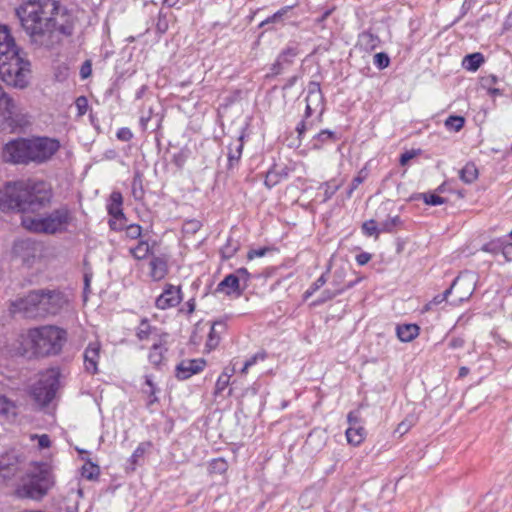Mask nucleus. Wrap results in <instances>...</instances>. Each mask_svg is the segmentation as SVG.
I'll return each instance as SVG.
<instances>
[{
	"instance_id": "obj_8",
	"label": "nucleus",
	"mask_w": 512,
	"mask_h": 512,
	"mask_svg": "<svg viewBox=\"0 0 512 512\" xmlns=\"http://www.w3.org/2000/svg\"><path fill=\"white\" fill-rule=\"evenodd\" d=\"M27 144L29 150V161L38 164L50 160L60 148L59 141L49 137H34L27 139Z\"/></svg>"
},
{
	"instance_id": "obj_22",
	"label": "nucleus",
	"mask_w": 512,
	"mask_h": 512,
	"mask_svg": "<svg viewBox=\"0 0 512 512\" xmlns=\"http://www.w3.org/2000/svg\"><path fill=\"white\" fill-rule=\"evenodd\" d=\"M218 292H223L226 295L236 294L240 296L244 288L240 287L239 279L234 274H229L217 285Z\"/></svg>"
},
{
	"instance_id": "obj_62",
	"label": "nucleus",
	"mask_w": 512,
	"mask_h": 512,
	"mask_svg": "<svg viewBox=\"0 0 512 512\" xmlns=\"http://www.w3.org/2000/svg\"><path fill=\"white\" fill-rule=\"evenodd\" d=\"M371 254L370 253H367V252H362L360 254H358L356 256V262L360 265V266H363L365 264H367L370 260H371Z\"/></svg>"
},
{
	"instance_id": "obj_28",
	"label": "nucleus",
	"mask_w": 512,
	"mask_h": 512,
	"mask_svg": "<svg viewBox=\"0 0 512 512\" xmlns=\"http://www.w3.org/2000/svg\"><path fill=\"white\" fill-rule=\"evenodd\" d=\"M243 136L241 135L235 143H232L228 147V161H229V167L232 168L233 166L237 165L243 151Z\"/></svg>"
},
{
	"instance_id": "obj_17",
	"label": "nucleus",
	"mask_w": 512,
	"mask_h": 512,
	"mask_svg": "<svg viewBox=\"0 0 512 512\" xmlns=\"http://www.w3.org/2000/svg\"><path fill=\"white\" fill-rule=\"evenodd\" d=\"M22 54L7 26H0V62Z\"/></svg>"
},
{
	"instance_id": "obj_3",
	"label": "nucleus",
	"mask_w": 512,
	"mask_h": 512,
	"mask_svg": "<svg viewBox=\"0 0 512 512\" xmlns=\"http://www.w3.org/2000/svg\"><path fill=\"white\" fill-rule=\"evenodd\" d=\"M55 480L47 463L33 464L22 477L15 493L19 498L42 500L54 486Z\"/></svg>"
},
{
	"instance_id": "obj_13",
	"label": "nucleus",
	"mask_w": 512,
	"mask_h": 512,
	"mask_svg": "<svg viewBox=\"0 0 512 512\" xmlns=\"http://www.w3.org/2000/svg\"><path fill=\"white\" fill-rule=\"evenodd\" d=\"M41 291H31L27 296L17 299L11 303V313H21L27 318L41 317L40 313Z\"/></svg>"
},
{
	"instance_id": "obj_54",
	"label": "nucleus",
	"mask_w": 512,
	"mask_h": 512,
	"mask_svg": "<svg viewBox=\"0 0 512 512\" xmlns=\"http://www.w3.org/2000/svg\"><path fill=\"white\" fill-rule=\"evenodd\" d=\"M280 181V177L279 175L274 172V171H268V173L266 174V178H265V185L268 187V188H272L273 186H275L278 182Z\"/></svg>"
},
{
	"instance_id": "obj_41",
	"label": "nucleus",
	"mask_w": 512,
	"mask_h": 512,
	"mask_svg": "<svg viewBox=\"0 0 512 512\" xmlns=\"http://www.w3.org/2000/svg\"><path fill=\"white\" fill-rule=\"evenodd\" d=\"M344 291L343 288H339V289H336V290H331V289H325L322 293H321V296L319 297V299H317L313 305H321L329 300H332L333 298H335L337 295L341 294L342 292Z\"/></svg>"
},
{
	"instance_id": "obj_33",
	"label": "nucleus",
	"mask_w": 512,
	"mask_h": 512,
	"mask_svg": "<svg viewBox=\"0 0 512 512\" xmlns=\"http://www.w3.org/2000/svg\"><path fill=\"white\" fill-rule=\"evenodd\" d=\"M165 351L166 348L161 343H154L148 355L150 363L159 366L164 359Z\"/></svg>"
},
{
	"instance_id": "obj_10",
	"label": "nucleus",
	"mask_w": 512,
	"mask_h": 512,
	"mask_svg": "<svg viewBox=\"0 0 512 512\" xmlns=\"http://www.w3.org/2000/svg\"><path fill=\"white\" fill-rule=\"evenodd\" d=\"M23 182H8L0 188V210L18 211L23 214Z\"/></svg>"
},
{
	"instance_id": "obj_11",
	"label": "nucleus",
	"mask_w": 512,
	"mask_h": 512,
	"mask_svg": "<svg viewBox=\"0 0 512 512\" xmlns=\"http://www.w3.org/2000/svg\"><path fill=\"white\" fill-rule=\"evenodd\" d=\"M476 281L477 276L475 273L470 271L461 272L452 282L451 286L444 291L443 299H447L452 291L455 290L458 295V302L468 300L474 293Z\"/></svg>"
},
{
	"instance_id": "obj_21",
	"label": "nucleus",
	"mask_w": 512,
	"mask_h": 512,
	"mask_svg": "<svg viewBox=\"0 0 512 512\" xmlns=\"http://www.w3.org/2000/svg\"><path fill=\"white\" fill-rule=\"evenodd\" d=\"M339 139L340 137L336 132L329 129H323L313 136V138L310 141V145L313 150H321L326 145L335 143Z\"/></svg>"
},
{
	"instance_id": "obj_2",
	"label": "nucleus",
	"mask_w": 512,
	"mask_h": 512,
	"mask_svg": "<svg viewBox=\"0 0 512 512\" xmlns=\"http://www.w3.org/2000/svg\"><path fill=\"white\" fill-rule=\"evenodd\" d=\"M67 339V333L53 325H44L29 329L21 335L19 351L23 356L46 357L61 352Z\"/></svg>"
},
{
	"instance_id": "obj_53",
	"label": "nucleus",
	"mask_w": 512,
	"mask_h": 512,
	"mask_svg": "<svg viewBox=\"0 0 512 512\" xmlns=\"http://www.w3.org/2000/svg\"><path fill=\"white\" fill-rule=\"evenodd\" d=\"M298 54V51L294 47H288L282 51L279 55L280 59H283L285 63H290L292 58H294Z\"/></svg>"
},
{
	"instance_id": "obj_4",
	"label": "nucleus",
	"mask_w": 512,
	"mask_h": 512,
	"mask_svg": "<svg viewBox=\"0 0 512 512\" xmlns=\"http://www.w3.org/2000/svg\"><path fill=\"white\" fill-rule=\"evenodd\" d=\"M72 214L67 206H61L47 214L21 216L22 226L34 233L53 235L67 230Z\"/></svg>"
},
{
	"instance_id": "obj_24",
	"label": "nucleus",
	"mask_w": 512,
	"mask_h": 512,
	"mask_svg": "<svg viewBox=\"0 0 512 512\" xmlns=\"http://www.w3.org/2000/svg\"><path fill=\"white\" fill-rule=\"evenodd\" d=\"M226 330V323L224 320L215 321L210 329L206 347L209 350L215 349L220 341V335Z\"/></svg>"
},
{
	"instance_id": "obj_20",
	"label": "nucleus",
	"mask_w": 512,
	"mask_h": 512,
	"mask_svg": "<svg viewBox=\"0 0 512 512\" xmlns=\"http://www.w3.org/2000/svg\"><path fill=\"white\" fill-rule=\"evenodd\" d=\"M100 357V343H89L84 351V366L85 370L91 374H96L98 371V360Z\"/></svg>"
},
{
	"instance_id": "obj_9",
	"label": "nucleus",
	"mask_w": 512,
	"mask_h": 512,
	"mask_svg": "<svg viewBox=\"0 0 512 512\" xmlns=\"http://www.w3.org/2000/svg\"><path fill=\"white\" fill-rule=\"evenodd\" d=\"M0 115L3 118L4 125L11 131L23 128L29 124L27 114L10 96L2 98L0 102Z\"/></svg>"
},
{
	"instance_id": "obj_35",
	"label": "nucleus",
	"mask_w": 512,
	"mask_h": 512,
	"mask_svg": "<svg viewBox=\"0 0 512 512\" xmlns=\"http://www.w3.org/2000/svg\"><path fill=\"white\" fill-rule=\"evenodd\" d=\"M130 253L138 260L144 259L150 253V246L146 241H139L135 247L130 249Z\"/></svg>"
},
{
	"instance_id": "obj_6",
	"label": "nucleus",
	"mask_w": 512,
	"mask_h": 512,
	"mask_svg": "<svg viewBox=\"0 0 512 512\" xmlns=\"http://www.w3.org/2000/svg\"><path fill=\"white\" fill-rule=\"evenodd\" d=\"M23 215H37L46 208L52 198V192L44 181L23 182Z\"/></svg>"
},
{
	"instance_id": "obj_25",
	"label": "nucleus",
	"mask_w": 512,
	"mask_h": 512,
	"mask_svg": "<svg viewBox=\"0 0 512 512\" xmlns=\"http://www.w3.org/2000/svg\"><path fill=\"white\" fill-rule=\"evenodd\" d=\"M379 44V37L377 35L372 34L370 31H364L361 34H359L358 45L364 51H373L379 46Z\"/></svg>"
},
{
	"instance_id": "obj_47",
	"label": "nucleus",
	"mask_w": 512,
	"mask_h": 512,
	"mask_svg": "<svg viewBox=\"0 0 512 512\" xmlns=\"http://www.w3.org/2000/svg\"><path fill=\"white\" fill-rule=\"evenodd\" d=\"M15 413V405L5 396H0V414L9 415Z\"/></svg>"
},
{
	"instance_id": "obj_37",
	"label": "nucleus",
	"mask_w": 512,
	"mask_h": 512,
	"mask_svg": "<svg viewBox=\"0 0 512 512\" xmlns=\"http://www.w3.org/2000/svg\"><path fill=\"white\" fill-rule=\"evenodd\" d=\"M227 469L228 463L222 458L213 459L209 464V472L211 474H223Z\"/></svg>"
},
{
	"instance_id": "obj_63",
	"label": "nucleus",
	"mask_w": 512,
	"mask_h": 512,
	"mask_svg": "<svg viewBox=\"0 0 512 512\" xmlns=\"http://www.w3.org/2000/svg\"><path fill=\"white\" fill-rule=\"evenodd\" d=\"M51 445V441L48 435L43 434L41 436H38V446L41 449L48 448Z\"/></svg>"
},
{
	"instance_id": "obj_18",
	"label": "nucleus",
	"mask_w": 512,
	"mask_h": 512,
	"mask_svg": "<svg viewBox=\"0 0 512 512\" xmlns=\"http://www.w3.org/2000/svg\"><path fill=\"white\" fill-rule=\"evenodd\" d=\"M206 365V361L202 358L182 360L175 369V376L179 380H186L201 372Z\"/></svg>"
},
{
	"instance_id": "obj_40",
	"label": "nucleus",
	"mask_w": 512,
	"mask_h": 512,
	"mask_svg": "<svg viewBox=\"0 0 512 512\" xmlns=\"http://www.w3.org/2000/svg\"><path fill=\"white\" fill-rule=\"evenodd\" d=\"M99 467L91 462H87L82 467V476L88 480H93L99 476Z\"/></svg>"
},
{
	"instance_id": "obj_50",
	"label": "nucleus",
	"mask_w": 512,
	"mask_h": 512,
	"mask_svg": "<svg viewBox=\"0 0 512 512\" xmlns=\"http://www.w3.org/2000/svg\"><path fill=\"white\" fill-rule=\"evenodd\" d=\"M125 233L130 239H138L142 234V227L138 224L128 225L125 229Z\"/></svg>"
},
{
	"instance_id": "obj_59",
	"label": "nucleus",
	"mask_w": 512,
	"mask_h": 512,
	"mask_svg": "<svg viewBox=\"0 0 512 512\" xmlns=\"http://www.w3.org/2000/svg\"><path fill=\"white\" fill-rule=\"evenodd\" d=\"M419 153V151H415V150H410V151H406L404 152L403 154H401L400 156V164L402 166H405L408 164V162L413 159L415 156H417Z\"/></svg>"
},
{
	"instance_id": "obj_36",
	"label": "nucleus",
	"mask_w": 512,
	"mask_h": 512,
	"mask_svg": "<svg viewBox=\"0 0 512 512\" xmlns=\"http://www.w3.org/2000/svg\"><path fill=\"white\" fill-rule=\"evenodd\" d=\"M239 249V243L232 238H228L226 244L221 248V255L224 259H230Z\"/></svg>"
},
{
	"instance_id": "obj_19",
	"label": "nucleus",
	"mask_w": 512,
	"mask_h": 512,
	"mask_svg": "<svg viewBox=\"0 0 512 512\" xmlns=\"http://www.w3.org/2000/svg\"><path fill=\"white\" fill-rule=\"evenodd\" d=\"M306 104L318 110L319 119L324 113V97L320 88V84L317 82H310L308 85V93L306 96Z\"/></svg>"
},
{
	"instance_id": "obj_46",
	"label": "nucleus",
	"mask_w": 512,
	"mask_h": 512,
	"mask_svg": "<svg viewBox=\"0 0 512 512\" xmlns=\"http://www.w3.org/2000/svg\"><path fill=\"white\" fill-rule=\"evenodd\" d=\"M230 377H231V375L226 372L222 373L218 377L216 384H215V391H214L215 395L222 393L228 387Z\"/></svg>"
},
{
	"instance_id": "obj_27",
	"label": "nucleus",
	"mask_w": 512,
	"mask_h": 512,
	"mask_svg": "<svg viewBox=\"0 0 512 512\" xmlns=\"http://www.w3.org/2000/svg\"><path fill=\"white\" fill-rule=\"evenodd\" d=\"M151 446L152 444L149 441L141 442L129 458L127 469L134 471L137 465H139L140 460L143 459L145 453L151 448Z\"/></svg>"
},
{
	"instance_id": "obj_48",
	"label": "nucleus",
	"mask_w": 512,
	"mask_h": 512,
	"mask_svg": "<svg viewBox=\"0 0 512 512\" xmlns=\"http://www.w3.org/2000/svg\"><path fill=\"white\" fill-rule=\"evenodd\" d=\"M373 63L379 69H384L389 66L390 59L386 53L380 52L374 55Z\"/></svg>"
},
{
	"instance_id": "obj_44",
	"label": "nucleus",
	"mask_w": 512,
	"mask_h": 512,
	"mask_svg": "<svg viewBox=\"0 0 512 512\" xmlns=\"http://www.w3.org/2000/svg\"><path fill=\"white\" fill-rule=\"evenodd\" d=\"M401 223L399 216H394L386 219L380 223V230L382 232L391 233Z\"/></svg>"
},
{
	"instance_id": "obj_55",
	"label": "nucleus",
	"mask_w": 512,
	"mask_h": 512,
	"mask_svg": "<svg viewBox=\"0 0 512 512\" xmlns=\"http://www.w3.org/2000/svg\"><path fill=\"white\" fill-rule=\"evenodd\" d=\"M233 274H234L235 277H237V279H239V283L240 284H241V282L244 283V287L243 288L245 289V287L247 286V281L250 278V273L248 272V270L246 268H239Z\"/></svg>"
},
{
	"instance_id": "obj_30",
	"label": "nucleus",
	"mask_w": 512,
	"mask_h": 512,
	"mask_svg": "<svg viewBox=\"0 0 512 512\" xmlns=\"http://www.w3.org/2000/svg\"><path fill=\"white\" fill-rule=\"evenodd\" d=\"M365 429L362 426H349L346 430L348 443L357 446L362 443L365 438Z\"/></svg>"
},
{
	"instance_id": "obj_16",
	"label": "nucleus",
	"mask_w": 512,
	"mask_h": 512,
	"mask_svg": "<svg viewBox=\"0 0 512 512\" xmlns=\"http://www.w3.org/2000/svg\"><path fill=\"white\" fill-rule=\"evenodd\" d=\"M123 197L119 191H113L110 195L109 202L107 204L108 214L112 217L109 221V225L113 230H121L124 228L122 224L117 225L118 221L125 220V215L122 209Z\"/></svg>"
},
{
	"instance_id": "obj_42",
	"label": "nucleus",
	"mask_w": 512,
	"mask_h": 512,
	"mask_svg": "<svg viewBox=\"0 0 512 512\" xmlns=\"http://www.w3.org/2000/svg\"><path fill=\"white\" fill-rule=\"evenodd\" d=\"M464 122H465V120L462 116L451 115L446 119L445 126L448 129L458 132L463 128Z\"/></svg>"
},
{
	"instance_id": "obj_32",
	"label": "nucleus",
	"mask_w": 512,
	"mask_h": 512,
	"mask_svg": "<svg viewBox=\"0 0 512 512\" xmlns=\"http://www.w3.org/2000/svg\"><path fill=\"white\" fill-rule=\"evenodd\" d=\"M145 384L147 385L148 389H143V393L148 396L147 406L150 407L158 402L157 393L159 392V389L156 387L152 377L149 375L145 376Z\"/></svg>"
},
{
	"instance_id": "obj_7",
	"label": "nucleus",
	"mask_w": 512,
	"mask_h": 512,
	"mask_svg": "<svg viewBox=\"0 0 512 512\" xmlns=\"http://www.w3.org/2000/svg\"><path fill=\"white\" fill-rule=\"evenodd\" d=\"M59 388V373L47 370L40 374L38 380L30 386L29 394L41 408L46 407L56 396Z\"/></svg>"
},
{
	"instance_id": "obj_45",
	"label": "nucleus",
	"mask_w": 512,
	"mask_h": 512,
	"mask_svg": "<svg viewBox=\"0 0 512 512\" xmlns=\"http://www.w3.org/2000/svg\"><path fill=\"white\" fill-rule=\"evenodd\" d=\"M202 224L197 219H191L184 222L182 231L184 234L193 235L200 230Z\"/></svg>"
},
{
	"instance_id": "obj_61",
	"label": "nucleus",
	"mask_w": 512,
	"mask_h": 512,
	"mask_svg": "<svg viewBox=\"0 0 512 512\" xmlns=\"http://www.w3.org/2000/svg\"><path fill=\"white\" fill-rule=\"evenodd\" d=\"M267 251H268L267 248L251 249L247 253V258L249 260H253L256 257H262L266 254Z\"/></svg>"
},
{
	"instance_id": "obj_1",
	"label": "nucleus",
	"mask_w": 512,
	"mask_h": 512,
	"mask_svg": "<svg viewBox=\"0 0 512 512\" xmlns=\"http://www.w3.org/2000/svg\"><path fill=\"white\" fill-rule=\"evenodd\" d=\"M15 13L30 42L38 47L53 45L56 32L70 36L74 30V17L55 0H27Z\"/></svg>"
},
{
	"instance_id": "obj_31",
	"label": "nucleus",
	"mask_w": 512,
	"mask_h": 512,
	"mask_svg": "<svg viewBox=\"0 0 512 512\" xmlns=\"http://www.w3.org/2000/svg\"><path fill=\"white\" fill-rule=\"evenodd\" d=\"M460 179L466 183L471 184L478 177V169L474 163H467L460 171H459Z\"/></svg>"
},
{
	"instance_id": "obj_23",
	"label": "nucleus",
	"mask_w": 512,
	"mask_h": 512,
	"mask_svg": "<svg viewBox=\"0 0 512 512\" xmlns=\"http://www.w3.org/2000/svg\"><path fill=\"white\" fill-rule=\"evenodd\" d=\"M149 266L150 276L154 281L162 280L168 272L167 261L162 257H153L149 262Z\"/></svg>"
},
{
	"instance_id": "obj_49",
	"label": "nucleus",
	"mask_w": 512,
	"mask_h": 512,
	"mask_svg": "<svg viewBox=\"0 0 512 512\" xmlns=\"http://www.w3.org/2000/svg\"><path fill=\"white\" fill-rule=\"evenodd\" d=\"M290 8H291L290 6H287V7L280 9L275 14L268 17L264 21H262L259 26L264 27L266 24L277 22L278 20H280L282 18V16H284L288 12V10Z\"/></svg>"
},
{
	"instance_id": "obj_12",
	"label": "nucleus",
	"mask_w": 512,
	"mask_h": 512,
	"mask_svg": "<svg viewBox=\"0 0 512 512\" xmlns=\"http://www.w3.org/2000/svg\"><path fill=\"white\" fill-rule=\"evenodd\" d=\"M40 313L41 317L59 314L67 305L68 297L58 290H40Z\"/></svg>"
},
{
	"instance_id": "obj_34",
	"label": "nucleus",
	"mask_w": 512,
	"mask_h": 512,
	"mask_svg": "<svg viewBox=\"0 0 512 512\" xmlns=\"http://www.w3.org/2000/svg\"><path fill=\"white\" fill-rule=\"evenodd\" d=\"M156 332V328L152 327L147 319H142L137 327V337L139 340L144 341L150 339L151 335Z\"/></svg>"
},
{
	"instance_id": "obj_51",
	"label": "nucleus",
	"mask_w": 512,
	"mask_h": 512,
	"mask_svg": "<svg viewBox=\"0 0 512 512\" xmlns=\"http://www.w3.org/2000/svg\"><path fill=\"white\" fill-rule=\"evenodd\" d=\"M423 200L426 204L436 206L446 202V200L436 194H423Z\"/></svg>"
},
{
	"instance_id": "obj_29",
	"label": "nucleus",
	"mask_w": 512,
	"mask_h": 512,
	"mask_svg": "<svg viewBox=\"0 0 512 512\" xmlns=\"http://www.w3.org/2000/svg\"><path fill=\"white\" fill-rule=\"evenodd\" d=\"M484 63V56L480 52L468 54L463 58L462 66L468 70L475 72Z\"/></svg>"
},
{
	"instance_id": "obj_52",
	"label": "nucleus",
	"mask_w": 512,
	"mask_h": 512,
	"mask_svg": "<svg viewBox=\"0 0 512 512\" xmlns=\"http://www.w3.org/2000/svg\"><path fill=\"white\" fill-rule=\"evenodd\" d=\"M322 187L324 188V201L329 200L339 189L337 184H332L331 182H326Z\"/></svg>"
},
{
	"instance_id": "obj_14",
	"label": "nucleus",
	"mask_w": 512,
	"mask_h": 512,
	"mask_svg": "<svg viewBox=\"0 0 512 512\" xmlns=\"http://www.w3.org/2000/svg\"><path fill=\"white\" fill-rule=\"evenodd\" d=\"M3 159L13 164H28L29 150L27 139L18 138L5 144L2 151Z\"/></svg>"
},
{
	"instance_id": "obj_58",
	"label": "nucleus",
	"mask_w": 512,
	"mask_h": 512,
	"mask_svg": "<svg viewBox=\"0 0 512 512\" xmlns=\"http://www.w3.org/2000/svg\"><path fill=\"white\" fill-rule=\"evenodd\" d=\"M132 137H133V133L131 132V130L129 128L123 127V128H120L117 132V138L120 141L128 142L132 139Z\"/></svg>"
},
{
	"instance_id": "obj_64",
	"label": "nucleus",
	"mask_w": 512,
	"mask_h": 512,
	"mask_svg": "<svg viewBox=\"0 0 512 512\" xmlns=\"http://www.w3.org/2000/svg\"><path fill=\"white\" fill-rule=\"evenodd\" d=\"M448 345L452 349L462 348L464 345V340L460 337H455L449 341Z\"/></svg>"
},
{
	"instance_id": "obj_60",
	"label": "nucleus",
	"mask_w": 512,
	"mask_h": 512,
	"mask_svg": "<svg viewBox=\"0 0 512 512\" xmlns=\"http://www.w3.org/2000/svg\"><path fill=\"white\" fill-rule=\"evenodd\" d=\"M311 125H312V124H311V123H307V122L305 121V119H304V120H302L300 123H298V125H297V127H296V131H297V133H298V138H299V139H302V137H303L304 133H305L308 129H310V128H311Z\"/></svg>"
},
{
	"instance_id": "obj_26",
	"label": "nucleus",
	"mask_w": 512,
	"mask_h": 512,
	"mask_svg": "<svg viewBox=\"0 0 512 512\" xmlns=\"http://www.w3.org/2000/svg\"><path fill=\"white\" fill-rule=\"evenodd\" d=\"M396 334L401 342H410L418 336L419 327L416 324L398 325Z\"/></svg>"
},
{
	"instance_id": "obj_56",
	"label": "nucleus",
	"mask_w": 512,
	"mask_h": 512,
	"mask_svg": "<svg viewBox=\"0 0 512 512\" xmlns=\"http://www.w3.org/2000/svg\"><path fill=\"white\" fill-rule=\"evenodd\" d=\"M366 178V175L363 174V171H360L358 173V175L356 177L353 178L352 182H351V186H350V189L348 191V196L350 197L353 193V191L355 189H357V187L363 183V181L365 180Z\"/></svg>"
},
{
	"instance_id": "obj_39",
	"label": "nucleus",
	"mask_w": 512,
	"mask_h": 512,
	"mask_svg": "<svg viewBox=\"0 0 512 512\" xmlns=\"http://www.w3.org/2000/svg\"><path fill=\"white\" fill-rule=\"evenodd\" d=\"M266 358L267 353L264 350L257 352L256 354H254L245 361L243 368L241 369V373L246 374L250 367H252L259 361H264Z\"/></svg>"
},
{
	"instance_id": "obj_57",
	"label": "nucleus",
	"mask_w": 512,
	"mask_h": 512,
	"mask_svg": "<svg viewBox=\"0 0 512 512\" xmlns=\"http://www.w3.org/2000/svg\"><path fill=\"white\" fill-rule=\"evenodd\" d=\"M92 74V62L91 60H86L84 61V63L81 65V68H80V77L82 79H87L88 77H90Z\"/></svg>"
},
{
	"instance_id": "obj_43",
	"label": "nucleus",
	"mask_w": 512,
	"mask_h": 512,
	"mask_svg": "<svg viewBox=\"0 0 512 512\" xmlns=\"http://www.w3.org/2000/svg\"><path fill=\"white\" fill-rule=\"evenodd\" d=\"M327 282L326 274H322L315 282L311 284V286L305 291L304 298L308 299L311 297L316 291H318L321 287H323Z\"/></svg>"
},
{
	"instance_id": "obj_15",
	"label": "nucleus",
	"mask_w": 512,
	"mask_h": 512,
	"mask_svg": "<svg viewBox=\"0 0 512 512\" xmlns=\"http://www.w3.org/2000/svg\"><path fill=\"white\" fill-rule=\"evenodd\" d=\"M182 301V292L180 286L166 284L163 292L156 298L155 306L158 309L166 310L176 307Z\"/></svg>"
},
{
	"instance_id": "obj_5",
	"label": "nucleus",
	"mask_w": 512,
	"mask_h": 512,
	"mask_svg": "<svg viewBox=\"0 0 512 512\" xmlns=\"http://www.w3.org/2000/svg\"><path fill=\"white\" fill-rule=\"evenodd\" d=\"M31 64L22 54L0 62V79L8 86L24 89L29 85Z\"/></svg>"
},
{
	"instance_id": "obj_38",
	"label": "nucleus",
	"mask_w": 512,
	"mask_h": 512,
	"mask_svg": "<svg viewBox=\"0 0 512 512\" xmlns=\"http://www.w3.org/2000/svg\"><path fill=\"white\" fill-rule=\"evenodd\" d=\"M362 231L366 236H374L376 239L379 237L380 232H382L380 226H377L376 221L372 219L363 223Z\"/></svg>"
}]
</instances>
